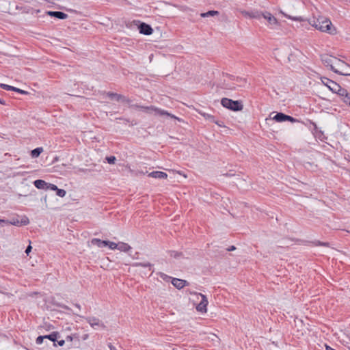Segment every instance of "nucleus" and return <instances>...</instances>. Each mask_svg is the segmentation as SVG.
Masks as SVG:
<instances>
[{
    "label": "nucleus",
    "instance_id": "obj_15",
    "mask_svg": "<svg viewBox=\"0 0 350 350\" xmlns=\"http://www.w3.org/2000/svg\"><path fill=\"white\" fill-rule=\"evenodd\" d=\"M0 87L1 88H3V90H8V91H14V92H18L20 94H27V92L25 90H21L18 88H16V87H14V86H11V85H7V84H3V83H1L0 84Z\"/></svg>",
    "mask_w": 350,
    "mask_h": 350
},
{
    "label": "nucleus",
    "instance_id": "obj_27",
    "mask_svg": "<svg viewBox=\"0 0 350 350\" xmlns=\"http://www.w3.org/2000/svg\"><path fill=\"white\" fill-rule=\"evenodd\" d=\"M218 14H219V12L218 11L210 10V11H208L206 12L201 13L200 16L202 18H206V17H209V16H217Z\"/></svg>",
    "mask_w": 350,
    "mask_h": 350
},
{
    "label": "nucleus",
    "instance_id": "obj_9",
    "mask_svg": "<svg viewBox=\"0 0 350 350\" xmlns=\"http://www.w3.org/2000/svg\"><path fill=\"white\" fill-rule=\"evenodd\" d=\"M86 321L90 325V326L96 329V326L99 327L102 329H105V325L97 317H85Z\"/></svg>",
    "mask_w": 350,
    "mask_h": 350
},
{
    "label": "nucleus",
    "instance_id": "obj_49",
    "mask_svg": "<svg viewBox=\"0 0 350 350\" xmlns=\"http://www.w3.org/2000/svg\"><path fill=\"white\" fill-rule=\"evenodd\" d=\"M66 340H69V341H72V336H68L66 337Z\"/></svg>",
    "mask_w": 350,
    "mask_h": 350
},
{
    "label": "nucleus",
    "instance_id": "obj_51",
    "mask_svg": "<svg viewBox=\"0 0 350 350\" xmlns=\"http://www.w3.org/2000/svg\"><path fill=\"white\" fill-rule=\"evenodd\" d=\"M83 172L87 171L88 170L83 169L81 170Z\"/></svg>",
    "mask_w": 350,
    "mask_h": 350
},
{
    "label": "nucleus",
    "instance_id": "obj_40",
    "mask_svg": "<svg viewBox=\"0 0 350 350\" xmlns=\"http://www.w3.org/2000/svg\"><path fill=\"white\" fill-rule=\"evenodd\" d=\"M57 342V344L59 346H61L62 347L64 344H65V340H56Z\"/></svg>",
    "mask_w": 350,
    "mask_h": 350
},
{
    "label": "nucleus",
    "instance_id": "obj_19",
    "mask_svg": "<svg viewBox=\"0 0 350 350\" xmlns=\"http://www.w3.org/2000/svg\"><path fill=\"white\" fill-rule=\"evenodd\" d=\"M91 243L92 245H96L98 246V247H107V241H105V240H100L99 239H97V238H94L91 240Z\"/></svg>",
    "mask_w": 350,
    "mask_h": 350
},
{
    "label": "nucleus",
    "instance_id": "obj_25",
    "mask_svg": "<svg viewBox=\"0 0 350 350\" xmlns=\"http://www.w3.org/2000/svg\"><path fill=\"white\" fill-rule=\"evenodd\" d=\"M118 245V246L117 247V250L121 252H128L131 249V246L128 243L124 242H119Z\"/></svg>",
    "mask_w": 350,
    "mask_h": 350
},
{
    "label": "nucleus",
    "instance_id": "obj_2",
    "mask_svg": "<svg viewBox=\"0 0 350 350\" xmlns=\"http://www.w3.org/2000/svg\"><path fill=\"white\" fill-rule=\"evenodd\" d=\"M221 105L234 111H239L243 109V105L241 100H233L228 98H223L221 100Z\"/></svg>",
    "mask_w": 350,
    "mask_h": 350
},
{
    "label": "nucleus",
    "instance_id": "obj_52",
    "mask_svg": "<svg viewBox=\"0 0 350 350\" xmlns=\"http://www.w3.org/2000/svg\"><path fill=\"white\" fill-rule=\"evenodd\" d=\"M349 107H350V105H349Z\"/></svg>",
    "mask_w": 350,
    "mask_h": 350
},
{
    "label": "nucleus",
    "instance_id": "obj_17",
    "mask_svg": "<svg viewBox=\"0 0 350 350\" xmlns=\"http://www.w3.org/2000/svg\"><path fill=\"white\" fill-rule=\"evenodd\" d=\"M262 16L267 19L270 25H277L278 20L270 12H265L262 14Z\"/></svg>",
    "mask_w": 350,
    "mask_h": 350
},
{
    "label": "nucleus",
    "instance_id": "obj_33",
    "mask_svg": "<svg viewBox=\"0 0 350 350\" xmlns=\"http://www.w3.org/2000/svg\"><path fill=\"white\" fill-rule=\"evenodd\" d=\"M107 246H108L111 250L117 249V247L118 246V243L109 241H107Z\"/></svg>",
    "mask_w": 350,
    "mask_h": 350
},
{
    "label": "nucleus",
    "instance_id": "obj_30",
    "mask_svg": "<svg viewBox=\"0 0 350 350\" xmlns=\"http://www.w3.org/2000/svg\"><path fill=\"white\" fill-rule=\"evenodd\" d=\"M313 245H315V246H325V247H328L329 246V243L327 242H321L320 241H315L314 242H312Z\"/></svg>",
    "mask_w": 350,
    "mask_h": 350
},
{
    "label": "nucleus",
    "instance_id": "obj_21",
    "mask_svg": "<svg viewBox=\"0 0 350 350\" xmlns=\"http://www.w3.org/2000/svg\"><path fill=\"white\" fill-rule=\"evenodd\" d=\"M332 92L338 94L341 98H343L349 94L347 90L342 88L339 84L338 85V88H336V90L333 91Z\"/></svg>",
    "mask_w": 350,
    "mask_h": 350
},
{
    "label": "nucleus",
    "instance_id": "obj_35",
    "mask_svg": "<svg viewBox=\"0 0 350 350\" xmlns=\"http://www.w3.org/2000/svg\"><path fill=\"white\" fill-rule=\"evenodd\" d=\"M108 163L109 164H113L116 160V157L114 156L108 157L106 158Z\"/></svg>",
    "mask_w": 350,
    "mask_h": 350
},
{
    "label": "nucleus",
    "instance_id": "obj_6",
    "mask_svg": "<svg viewBox=\"0 0 350 350\" xmlns=\"http://www.w3.org/2000/svg\"><path fill=\"white\" fill-rule=\"evenodd\" d=\"M7 222H5V224H10L14 225L16 226H27L29 224V218L23 215L21 219H18V217H13L12 219L8 220L5 219Z\"/></svg>",
    "mask_w": 350,
    "mask_h": 350
},
{
    "label": "nucleus",
    "instance_id": "obj_13",
    "mask_svg": "<svg viewBox=\"0 0 350 350\" xmlns=\"http://www.w3.org/2000/svg\"><path fill=\"white\" fill-rule=\"evenodd\" d=\"M322 83L327 86L329 90L332 92L336 90V88H338V83L328 78L323 77L321 78Z\"/></svg>",
    "mask_w": 350,
    "mask_h": 350
},
{
    "label": "nucleus",
    "instance_id": "obj_41",
    "mask_svg": "<svg viewBox=\"0 0 350 350\" xmlns=\"http://www.w3.org/2000/svg\"><path fill=\"white\" fill-rule=\"evenodd\" d=\"M89 338V335L88 334H85L82 336L81 338L83 340H85Z\"/></svg>",
    "mask_w": 350,
    "mask_h": 350
},
{
    "label": "nucleus",
    "instance_id": "obj_26",
    "mask_svg": "<svg viewBox=\"0 0 350 350\" xmlns=\"http://www.w3.org/2000/svg\"><path fill=\"white\" fill-rule=\"evenodd\" d=\"M42 152L43 148L42 147H38L31 151V156L33 158H37Z\"/></svg>",
    "mask_w": 350,
    "mask_h": 350
},
{
    "label": "nucleus",
    "instance_id": "obj_11",
    "mask_svg": "<svg viewBox=\"0 0 350 350\" xmlns=\"http://www.w3.org/2000/svg\"><path fill=\"white\" fill-rule=\"evenodd\" d=\"M107 96L111 98V100H116L117 101H122V102H124V103H126L128 104H130L131 103V100L126 97H125L124 96L122 95V94H117V93H113V92H108L107 93Z\"/></svg>",
    "mask_w": 350,
    "mask_h": 350
},
{
    "label": "nucleus",
    "instance_id": "obj_14",
    "mask_svg": "<svg viewBox=\"0 0 350 350\" xmlns=\"http://www.w3.org/2000/svg\"><path fill=\"white\" fill-rule=\"evenodd\" d=\"M46 14L49 16L55 17L57 18L62 19V20H64V19H66L68 18V14H66V13H64L63 12H60V11H48L46 12Z\"/></svg>",
    "mask_w": 350,
    "mask_h": 350
},
{
    "label": "nucleus",
    "instance_id": "obj_31",
    "mask_svg": "<svg viewBox=\"0 0 350 350\" xmlns=\"http://www.w3.org/2000/svg\"><path fill=\"white\" fill-rule=\"evenodd\" d=\"M55 191H56L57 196H58L61 198H64L66 194V191L64 189H59L58 187Z\"/></svg>",
    "mask_w": 350,
    "mask_h": 350
},
{
    "label": "nucleus",
    "instance_id": "obj_45",
    "mask_svg": "<svg viewBox=\"0 0 350 350\" xmlns=\"http://www.w3.org/2000/svg\"><path fill=\"white\" fill-rule=\"evenodd\" d=\"M75 306L77 308H78V310H81V305H80V304H75Z\"/></svg>",
    "mask_w": 350,
    "mask_h": 350
},
{
    "label": "nucleus",
    "instance_id": "obj_43",
    "mask_svg": "<svg viewBox=\"0 0 350 350\" xmlns=\"http://www.w3.org/2000/svg\"><path fill=\"white\" fill-rule=\"evenodd\" d=\"M213 122L215 123L216 124H217L218 126H221V127L223 126V124H222L223 122H219L217 121L215 119V122Z\"/></svg>",
    "mask_w": 350,
    "mask_h": 350
},
{
    "label": "nucleus",
    "instance_id": "obj_50",
    "mask_svg": "<svg viewBox=\"0 0 350 350\" xmlns=\"http://www.w3.org/2000/svg\"><path fill=\"white\" fill-rule=\"evenodd\" d=\"M326 349L327 350H335V349H332V347H330L329 346H327Z\"/></svg>",
    "mask_w": 350,
    "mask_h": 350
},
{
    "label": "nucleus",
    "instance_id": "obj_4",
    "mask_svg": "<svg viewBox=\"0 0 350 350\" xmlns=\"http://www.w3.org/2000/svg\"><path fill=\"white\" fill-rule=\"evenodd\" d=\"M131 107L135 108V109H140L144 111H148L149 110L154 111L159 116H167L168 117H170L171 118L176 119L177 118L170 113H168L167 111L157 108L154 106H149V107H144L139 105H131Z\"/></svg>",
    "mask_w": 350,
    "mask_h": 350
},
{
    "label": "nucleus",
    "instance_id": "obj_44",
    "mask_svg": "<svg viewBox=\"0 0 350 350\" xmlns=\"http://www.w3.org/2000/svg\"><path fill=\"white\" fill-rule=\"evenodd\" d=\"M236 249V247L234 245L230 246L229 248L227 249L228 251H233Z\"/></svg>",
    "mask_w": 350,
    "mask_h": 350
},
{
    "label": "nucleus",
    "instance_id": "obj_29",
    "mask_svg": "<svg viewBox=\"0 0 350 350\" xmlns=\"http://www.w3.org/2000/svg\"><path fill=\"white\" fill-rule=\"evenodd\" d=\"M201 114L205 118L206 120H208L212 122H215V118L213 115L206 113H202Z\"/></svg>",
    "mask_w": 350,
    "mask_h": 350
},
{
    "label": "nucleus",
    "instance_id": "obj_3",
    "mask_svg": "<svg viewBox=\"0 0 350 350\" xmlns=\"http://www.w3.org/2000/svg\"><path fill=\"white\" fill-rule=\"evenodd\" d=\"M333 72L340 75L350 76V65L338 59Z\"/></svg>",
    "mask_w": 350,
    "mask_h": 350
},
{
    "label": "nucleus",
    "instance_id": "obj_32",
    "mask_svg": "<svg viewBox=\"0 0 350 350\" xmlns=\"http://www.w3.org/2000/svg\"><path fill=\"white\" fill-rule=\"evenodd\" d=\"M49 189L52 190V191H56L57 189V185H55L54 184L47 183V185H46L45 190H49Z\"/></svg>",
    "mask_w": 350,
    "mask_h": 350
},
{
    "label": "nucleus",
    "instance_id": "obj_47",
    "mask_svg": "<svg viewBox=\"0 0 350 350\" xmlns=\"http://www.w3.org/2000/svg\"><path fill=\"white\" fill-rule=\"evenodd\" d=\"M109 347L110 350H117L116 348L111 345H109Z\"/></svg>",
    "mask_w": 350,
    "mask_h": 350
},
{
    "label": "nucleus",
    "instance_id": "obj_7",
    "mask_svg": "<svg viewBox=\"0 0 350 350\" xmlns=\"http://www.w3.org/2000/svg\"><path fill=\"white\" fill-rule=\"evenodd\" d=\"M226 78H228V79H229V80L236 81V83H232V84H229V83H226V79H224V81L223 83V88L225 89H227V90H235L237 85H238L237 84V83L245 82V79H242L241 78L236 77H234L233 75H226Z\"/></svg>",
    "mask_w": 350,
    "mask_h": 350
},
{
    "label": "nucleus",
    "instance_id": "obj_38",
    "mask_svg": "<svg viewBox=\"0 0 350 350\" xmlns=\"http://www.w3.org/2000/svg\"><path fill=\"white\" fill-rule=\"evenodd\" d=\"M57 306H59V308H62V309H64V310H68V311L71 310V309L68 306H66L64 304H57Z\"/></svg>",
    "mask_w": 350,
    "mask_h": 350
},
{
    "label": "nucleus",
    "instance_id": "obj_20",
    "mask_svg": "<svg viewBox=\"0 0 350 350\" xmlns=\"http://www.w3.org/2000/svg\"><path fill=\"white\" fill-rule=\"evenodd\" d=\"M262 12L258 11L245 12L244 15L251 18H260Z\"/></svg>",
    "mask_w": 350,
    "mask_h": 350
},
{
    "label": "nucleus",
    "instance_id": "obj_36",
    "mask_svg": "<svg viewBox=\"0 0 350 350\" xmlns=\"http://www.w3.org/2000/svg\"><path fill=\"white\" fill-rule=\"evenodd\" d=\"M44 339V336H39L36 340V342L37 345H41L43 342Z\"/></svg>",
    "mask_w": 350,
    "mask_h": 350
},
{
    "label": "nucleus",
    "instance_id": "obj_39",
    "mask_svg": "<svg viewBox=\"0 0 350 350\" xmlns=\"http://www.w3.org/2000/svg\"><path fill=\"white\" fill-rule=\"evenodd\" d=\"M31 249H32V247H31V246L30 245H29L27 247V248H26V250H25V253H26V254H27V255H29V253H30V252H31Z\"/></svg>",
    "mask_w": 350,
    "mask_h": 350
},
{
    "label": "nucleus",
    "instance_id": "obj_28",
    "mask_svg": "<svg viewBox=\"0 0 350 350\" xmlns=\"http://www.w3.org/2000/svg\"><path fill=\"white\" fill-rule=\"evenodd\" d=\"M169 254L171 257H173L174 258H178L183 256L182 252H179L174 251V250L169 251Z\"/></svg>",
    "mask_w": 350,
    "mask_h": 350
},
{
    "label": "nucleus",
    "instance_id": "obj_22",
    "mask_svg": "<svg viewBox=\"0 0 350 350\" xmlns=\"http://www.w3.org/2000/svg\"><path fill=\"white\" fill-rule=\"evenodd\" d=\"M44 339L47 338L51 340L53 342H55L58 337L59 336V334L57 332H53L51 334L49 335H44ZM54 346H56V344L54 343Z\"/></svg>",
    "mask_w": 350,
    "mask_h": 350
},
{
    "label": "nucleus",
    "instance_id": "obj_23",
    "mask_svg": "<svg viewBox=\"0 0 350 350\" xmlns=\"http://www.w3.org/2000/svg\"><path fill=\"white\" fill-rule=\"evenodd\" d=\"M33 185L38 189H45L47 183L43 180L38 179L33 182Z\"/></svg>",
    "mask_w": 350,
    "mask_h": 350
},
{
    "label": "nucleus",
    "instance_id": "obj_18",
    "mask_svg": "<svg viewBox=\"0 0 350 350\" xmlns=\"http://www.w3.org/2000/svg\"><path fill=\"white\" fill-rule=\"evenodd\" d=\"M148 176L158 179H164L167 177V174L165 172L161 171H154L148 174Z\"/></svg>",
    "mask_w": 350,
    "mask_h": 350
},
{
    "label": "nucleus",
    "instance_id": "obj_5",
    "mask_svg": "<svg viewBox=\"0 0 350 350\" xmlns=\"http://www.w3.org/2000/svg\"><path fill=\"white\" fill-rule=\"evenodd\" d=\"M320 57L323 65L333 71L338 58L328 54L321 55Z\"/></svg>",
    "mask_w": 350,
    "mask_h": 350
},
{
    "label": "nucleus",
    "instance_id": "obj_8",
    "mask_svg": "<svg viewBox=\"0 0 350 350\" xmlns=\"http://www.w3.org/2000/svg\"><path fill=\"white\" fill-rule=\"evenodd\" d=\"M273 120L278 122H282L284 121H289L291 122H297L298 120L294 118L293 117L286 115L282 112L277 113L273 118Z\"/></svg>",
    "mask_w": 350,
    "mask_h": 350
},
{
    "label": "nucleus",
    "instance_id": "obj_46",
    "mask_svg": "<svg viewBox=\"0 0 350 350\" xmlns=\"http://www.w3.org/2000/svg\"><path fill=\"white\" fill-rule=\"evenodd\" d=\"M5 222H7L5 219H0V225L5 224Z\"/></svg>",
    "mask_w": 350,
    "mask_h": 350
},
{
    "label": "nucleus",
    "instance_id": "obj_16",
    "mask_svg": "<svg viewBox=\"0 0 350 350\" xmlns=\"http://www.w3.org/2000/svg\"><path fill=\"white\" fill-rule=\"evenodd\" d=\"M172 284L174 286H175L178 289L183 288L185 286L187 285V282L185 280L178 279V278H172Z\"/></svg>",
    "mask_w": 350,
    "mask_h": 350
},
{
    "label": "nucleus",
    "instance_id": "obj_37",
    "mask_svg": "<svg viewBox=\"0 0 350 350\" xmlns=\"http://www.w3.org/2000/svg\"><path fill=\"white\" fill-rule=\"evenodd\" d=\"M159 275L163 280H166V281H167L168 280H170L171 278V277L167 275L166 274H165L163 273H159Z\"/></svg>",
    "mask_w": 350,
    "mask_h": 350
},
{
    "label": "nucleus",
    "instance_id": "obj_10",
    "mask_svg": "<svg viewBox=\"0 0 350 350\" xmlns=\"http://www.w3.org/2000/svg\"><path fill=\"white\" fill-rule=\"evenodd\" d=\"M196 294L197 295V293ZM198 295H200L201 297V301L196 306V310L202 313L206 312V307L208 303L206 297L202 293H198Z\"/></svg>",
    "mask_w": 350,
    "mask_h": 350
},
{
    "label": "nucleus",
    "instance_id": "obj_12",
    "mask_svg": "<svg viewBox=\"0 0 350 350\" xmlns=\"http://www.w3.org/2000/svg\"><path fill=\"white\" fill-rule=\"evenodd\" d=\"M138 29L139 33L144 35L149 36L151 35L153 32V29L151 26L145 23H141L138 25Z\"/></svg>",
    "mask_w": 350,
    "mask_h": 350
},
{
    "label": "nucleus",
    "instance_id": "obj_24",
    "mask_svg": "<svg viewBox=\"0 0 350 350\" xmlns=\"http://www.w3.org/2000/svg\"><path fill=\"white\" fill-rule=\"evenodd\" d=\"M133 267H148L149 268V270L151 271V273L154 272V270L152 269V267L153 266L152 264L150 262H134L132 265Z\"/></svg>",
    "mask_w": 350,
    "mask_h": 350
},
{
    "label": "nucleus",
    "instance_id": "obj_34",
    "mask_svg": "<svg viewBox=\"0 0 350 350\" xmlns=\"http://www.w3.org/2000/svg\"><path fill=\"white\" fill-rule=\"evenodd\" d=\"M342 100L345 104H347L349 106L350 105V94L349 93L347 96L342 98Z\"/></svg>",
    "mask_w": 350,
    "mask_h": 350
},
{
    "label": "nucleus",
    "instance_id": "obj_42",
    "mask_svg": "<svg viewBox=\"0 0 350 350\" xmlns=\"http://www.w3.org/2000/svg\"><path fill=\"white\" fill-rule=\"evenodd\" d=\"M288 18H291V19H293V21H301L300 17H293V18L288 17Z\"/></svg>",
    "mask_w": 350,
    "mask_h": 350
},
{
    "label": "nucleus",
    "instance_id": "obj_48",
    "mask_svg": "<svg viewBox=\"0 0 350 350\" xmlns=\"http://www.w3.org/2000/svg\"><path fill=\"white\" fill-rule=\"evenodd\" d=\"M0 104L3 105H6L5 101L1 98H0Z\"/></svg>",
    "mask_w": 350,
    "mask_h": 350
},
{
    "label": "nucleus",
    "instance_id": "obj_1",
    "mask_svg": "<svg viewBox=\"0 0 350 350\" xmlns=\"http://www.w3.org/2000/svg\"><path fill=\"white\" fill-rule=\"evenodd\" d=\"M315 29L322 31L327 32L329 34H334L336 33V29L333 27L331 21L324 17H319L318 18H313L310 22Z\"/></svg>",
    "mask_w": 350,
    "mask_h": 350
}]
</instances>
